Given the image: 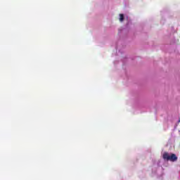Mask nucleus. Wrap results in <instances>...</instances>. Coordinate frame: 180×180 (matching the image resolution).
<instances>
[{
    "instance_id": "2",
    "label": "nucleus",
    "mask_w": 180,
    "mask_h": 180,
    "mask_svg": "<svg viewBox=\"0 0 180 180\" xmlns=\"http://www.w3.org/2000/svg\"><path fill=\"white\" fill-rule=\"evenodd\" d=\"M124 20V15L120 14V22H123Z\"/></svg>"
},
{
    "instance_id": "3",
    "label": "nucleus",
    "mask_w": 180,
    "mask_h": 180,
    "mask_svg": "<svg viewBox=\"0 0 180 180\" xmlns=\"http://www.w3.org/2000/svg\"><path fill=\"white\" fill-rule=\"evenodd\" d=\"M179 123H180V118H179Z\"/></svg>"
},
{
    "instance_id": "1",
    "label": "nucleus",
    "mask_w": 180,
    "mask_h": 180,
    "mask_svg": "<svg viewBox=\"0 0 180 180\" xmlns=\"http://www.w3.org/2000/svg\"><path fill=\"white\" fill-rule=\"evenodd\" d=\"M163 160H167V161H172V162H175L178 160V157L176 155L172 153L171 155L168 153H165L162 155Z\"/></svg>"
}]
</instances>
